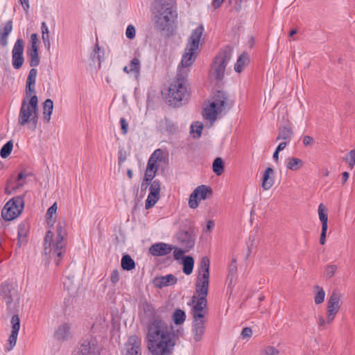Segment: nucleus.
Here are the masks:
<instances>
[{"label":"nucleus","instance_id":"1","mask_svg":"<svg viewBox=\"0 0 355 355\" xmlns=\"http://www.w3.org/2000/svg\"><path fill=\"white\" fill-rule=\"evenodd\" d=\"M146 340L148 349L153 355H171L175 345L172 327L160 318L149 322Z\"/></svg>","mask_w":355,"mask_h":355},{"label":"nucleus","instance_id":"2","mask_svg":"<svg viewBox=\"0 0 355 355\" xmlns=\"http://www.w3.org/2000/svg\"><path fill=\"white\" fill-rule=\"evenodd\" d=\"M38 98L36 95L32 97H24L20 107L18 123L24 126L31 123L33 130H35L38 122Z\"/></svg>","mask_w":355,"mask_h":355},{"label":"nucleus","instance_id":"3","mask_svg":"<svg viewBox=\"0 0 355 355\" xmlns=\"http://www.w3.org/2000/svg\"><path fill=\"white\" fill-rule=\"evenodd\" d=\"M204 33V26L200 24L194 29L189 37L188 43L182 55L181 65L183 67H188L194 62L196 55L198 53L199 46L202 44V37Z\"/></svg>","mask_w":355,"mask_h":355},{"label":"nucleus","instance_id":"4","mask_svg":"<svg viewBox=\"0 0 355 355\" xmlns=\"http://www.w3.org/2000/svg\"><path fill=\"white\" fill-rule=\"evenodd\" d=\"M232 49L227 46L214 58L210 66L209 76L215 80H221L225 76V68L231 60Z\"/></svg>","mask_w":355,"mask_h":355},{"label":"nucleus","instance_id":"5","mask_svg":"<svg viewBox=\"0 0 355 355\" xmlns=\"http://www.w3.org/2000/svg\"><path fill=\"white\" fill-rule=\"evenodd\" d=\"M163 154L164 152L160 148L156 149L151 154L147 163L144 181L141 183V188L145 187L146 189L155 178L158 171L157 162L163 160Z\"/></svg>","mask_w":355,"mask_h":355},{"label":"nucleus","instance_id":"6","mask_svg":"<svg viewBox=\"0 0 355 355\" xmlns=\"http://www.w3.org/2000/svg\"><path fill=\"white\" fill-rule=\"evenodd\" d=\"M185 79L178 76L171 84L168 88L169 101L175 105L183 101L187 96V89L185 85Z\"/></svg>","mask_w":355,"mask_h":355},{"label":"nucleus","instance_id":"7","mask_svg":"<svg viewBox=\"0 0 355 355\" xmlns=\"http://www.w3.org/2000/svg\"><path fill=\"white\" fill-rule=\"evenodd\" d=\"M24 200L22 196H15L10 199L1 211L2 218L7 221L17 218L22 211Z\"/></svg>","mask_w":355,"mask_h":355},{"label":"nucleus","instance_id":"8","mask_svg":"<svg viewBox=\"0 0 355 355\" xmlns=\"http://www.w3.org/2000/svg\"><path fill=\"white\" fill-rule=\"evenodd\" d=\"M212 195L213 191L210 187L204 184L197 187L190 195L189 199V207L191 209L197 208L200 200L210 198Z\"/></svg>","mask_w":355,"mask_h":355},{"label":"nucleus","instance_id":"9","mask_svg":"<svg viewBox=\"0 0 355 355\" xmlns=\"http://www.w3.org/2000/svg\"><path fill=\"white\" fill-rule=\"evenodd\" d=\"M192 318H205L208 314L207 300L205 298H198L196 295L191 297Z\"/></svg>","mask_w":355,"mask_h":355},{"label":"nucleus","instance_id":"10","mask_svg":"<svg viewBox=\"0 0 355 355\" xmlns=\"http://www.w3.org/2000/svg\"><path fill=\"white\" fill-rule=\"evenodd\" d=\"M65 234V230L60 224L57 226V238L55 243V248L54 253L56 255L55 261L57 265L60 264L62 259V255L65 252L66 243L64 241V236Z\"/></svg>","mask_w":355,"mask_h":355},{"label":"nucleus","instance_id":"11","mask_svg":"<svg viewBox=\"0 0 355 355\" xmlns=\"http://www.w3.org/2000/svg\"><path fill=\"white\" fill-rule=\"evenodd\" d=\"M341 297V294L336 291H334L331 294L327 306V313L329 317L335 318L338 313L340 308Z\"/></svg>","mask_w":355,"mask_h":355},{"label":"nucleus","instance_id":"12","mask_svg":"<svg viewBox=\"0 0 355 355\" xmlns=\"http://www.w3.org/2000/svg\"><path fill=\"white\" fill-rule=\"evenodd\" d=\"M318 215L322 223V231L320 238V243L324 245L326 241V234L328 228L327 209L324 205L320 204L318 207Z\"/></svg>","mask_w":355,"mask_h":355},{"label":"nucleus","instance_id":"13","mask_svg":"<svg viewBox=\"0 0 355 355\" xmlns=\"http://www.w3.org/2000/svg\"><path fill=\"white\" fill-rule=\"evenodd\" d=\"M192 334L196 342L202 339L205 332L206 318H192Z\"/></svg>","mask_w":355,"mask_h":355},{"label":"nucleus","instance_id":"14","mask_svg":"<svg viewBox=\"0 0 355 355\" xmlns=\"http://www.w3.org/2000/svg\"><path fill=\"white\" fill-rule=\"evenodd\" d=\"M177 239L179 243L186 251H189L194 246L195 236L191 232L180 231L177 235Z\"/></svg>","mask_w":355,"mask_h":355},{"label":"nucleus","instance_id":"15","mask_svg":"<svg viewBox=\"0 0 355 355\" xmlns=\"http://www.w3.org/2000/svg\"><path fill=\"white\" fill-rule=\"evenodd\" d=\"M174 246L165 243H157L149 248V252L155 257H162L168 254Z\"/></svg>","mask_w":355,"mask_h":355},{"label":"nucleus","instance_id":"16","mask_svg":"<svg viewBox=\"0 0 355 355\" xmlns=\"http://www.w3.org/2000/svg\"><path fill=\"white\" fill-rule=\"evenodd\" d=\"M209 285V278L197 277L196 282V293L197 297L207 299Z\"/></svg>","mask_w":355,"mask_h":355},{"label":"nucleus","instance_id":"17","mask_svg":"<svg viewBox=\"0 0 355 355\" xmlns=\"http://www.w3.org/2000/svg\"><path fill=\"white\" fill-rule=\"evenodd\" d=\"M141 344V339L135 336L129 337L126 345V355H141L140 347Z\"/></svg>","mask_w":355,"mask_h":355},{"label":"nucleus","instance_id":"18","mask_svg":"<svg viewBox=\"0 0 355 355\" xmlns=\"http://www.w3.org/2000/svg\"><path fill=\"white\" fill-rule=\"evenodd\" d=\"M10 322L12 324V331L8 338L10 345L8 349V350L12 349L16 345L18 332L20 328V320L19 316L17 315H12Z\"/></svg>","mask_w":355,"mask_h":355},{"label":"nucleus","instance_id":"19","mask_svg":"<svg viewBox=\"0 0 355 355\" xmlns=\"http://www.w3.org/2000/svg\"><path fill=\"white\" fill-rule=\"evenodd\" d=\"M37 74V71L36 69L33 68L30 70L29 73L28 75L26 83V87H25V93H26V97H32L33 95H35V81H36V76Z\"/></svg>","mask_w":355,"mask_h":355},{"label":"nucleus","instance_id":"20","mask_svg":"<svg viewBox=\"0 0 355 355\" xmlns=\"http://www.w3.org/2000/svg\"><path fill=\"white\" fill-rule=\"evenodd\" d=\"M212 104H215L220 112H222L227 105V97L223 92L217 91L214 96Z\"/></svg>","mask_w":355,"mask_h":355},{"label":"nucleus","instance_id":"21","mask_svg":"<svg viewBox=\"0 0 355 355\" xmlns=\"http://www.w3.org/2000/svg\"><path fill=\"white\" fill-rule=\"evenodd\" d=\"M139 308L141 311H143L144 316L148 319H150V321L158 318L155 317L156 311L155 307L147 301L141 302Z\"/></svg>","mask_w":355,"mask_h":355},{"label":"nucleus","instance_id":"22","mask_svg":"<svg viewBox=\"0 0 355 355\" xmlns=\"http://www.w3.org/2000/svg\"><path fill=\"white\" fill-rule=\"evenodd\" d=\"M274 171L272 168L268 167L263 175L261 187L264 190L270 189L274 184V178L272 175Z\"/></svg>","mask_w":355,"mask_h":355},{"label":"nucleus","instance_id":"23","mask_svg":"<svg viewBox=\"0 0 355 355\" xmlns=\"http://www.w3.org/2000/svg\"><path fill=\"white\" fill-rule=\"evenodd\" d=\"M13 291V287L11 284L8 283L2 284L0 288V295L4 300L7 306H10V304L12 302V291Z\"/></svg>","mask_w":355,"mask_h":355},{"label":"nucleus","instance_id":"24","mask_svg":"<svg viewBox=\"0 0 355 355\" xmlns=\"http://www.w3.org/2000/svg\"><path fill=\"white\" fill-rule=\"evenodd\" d=\"M220 112H221L216 107H215V104H212L211 103L209 105L204 109L202 115L205 119L209 121L212 123L216 121L217 114Z\"/></svg>","mask_w":355,"mask_h":355},{"label":"nucleus","instance_id":"25","mask_svg":"<svg viewBox=\"0 0 355 355\" xmlns=\"http://www.w3.org/2000/svg\"><path fill=\"white\" fill-rule=\"evenodd\" d=\"M53 232L51 230H49L44 238V253L46 254H51L52 252L54 253V250L55 248V244L53 243Z\"/></svg>","mask_w":355,"mask_h":355},{"label":"nucleus","instance_id":"26","mask_svg":"<svg viewBox=\"0 0 355 355\" xmlns=\"http://www.w3.org/2000/svg\"><path fill=\"white\" fill-rule=\"evenodd\" d=\"M177 278L173 275H167L162 276L155 279V284L159 288L173 285L177 282Z\"/></svg>","mask_w":355,"mask_h":355},{"label":"nucleus","instance_id":"27","mask_svg":"<svg viewBox=\"0 0 355 355\" xmlns=\"http://www.w3.org/2000/svg\"><path fill=\"white\" fill-rule=\"evenodd\" d=\"M12 30V21H7L3 28L0 31V45L5 47L8 44L7 37Z\"/></svg>","mask_w":355,"mask_h":355},{"label":"nucleus","instance_id":"28","mask_svg":"<svg viewBox=\"0 0 355 355\" xmlns=\"http://www.w3.org/2000/svg\"><path fill=\"white\" fill-rule=\"evenodd\" d=\"M198 277L209 278V259L207 257H203L200 263Z\"/></svg>","mask_w":355,"mask_h":355},{"label":"nucleus","instance_id":"29","mask_svg":"<svg viewBox=\"0 0 355 355\" xmlns=\"http://www.w3.org/2000/svg\"><path fill=\"white\" fill-rule=\"evenodd\" d=\"M69 324L64 323L61 324L55 333V338L58 340H64L69 336Z\"/></svg>","mask_w":355,"mask_h":355},{"label":"nucleus","instance_id":"30","mask_svg":"<svg viewBox=\"0 0 355 355\" xmlns=\"http://www.w3.org/2000/svg\"><path fill=\"white\" fill-rule=\"evenodd\" d=\"M182 264L183 265L182 270L185 275H189L192 273L194 266V259L191 256H185L183 257Z\"/></svg>","mask_w":355,"mask_h":355},{"label":"nucleus","instance_id":"31","mask_svg":"<svg viewBox=\"0 0 355 355\" xmlns=\"http://www.w3.org/2000/svg\"><path fill=\"white\" fill-rule=\"evenodd\" d=\"M249 56L246 53H243L238 58L236 63L234 65V70L241 73L244 67L249 63Z\"/></svg>","mask_w":355,"mask_h":355},{"label":"nucleus","instance_id":"32","mask_svg":"<svg viewBox=\"0 0 355 355\" xmlns=\"http://www.w3.org/2000/svg\"><path fill=\"white\" fill-rule=\"evenodd\" d=\"M53 109V103L51 99H46L43 103L44 119L49 123L51 120V115Z\"/></svg>","mask_w":355,"mask_h":355},{"label":"nucleus","instance_id":"33","mask_svg":"<svg viewBox=\"0 0 355 355\" xmlns=\"http://www.w3.org/2000/svg\"><path fill=\"white\" fill-rule=\"evenodd\" d=\"M28 225L26 223H21L18 226V245L20 246L24 241L28 233Z\"/></svg>","mask_w":355,"mask_h":355},{"label":"nucleus","instance_id":"34","mask_svg":"<svg viewBox=\"0 0 355 355\" xmlns=\"http://www.w3.org/2000/svg\"><path fill=\"white\" fill-rule=\"evenodd\" d=\"M28 58L31 67H35L39 65L40 58L38 53V49H30L28 51Z\"/></svg>","mask_w":355,"mask_h":355},{"label":"nucleus","instance_id":"35","mask_svg":"<svg viewBox=\"0 0 355 355\" xmlns=\"http://www.w3.org/2000/svg\"><path fill=\"white\" fill-rule=\"evenodd\" d=\"M303 166V161L300 158L290 157L288 159L286 167L291 171H298Z\"/></svg>","mask_w":355,"mask_h":355},{"label":"nucleus","instance_id":"36","mask_svg":"<svg viewBox=\"0 0 355 355\" xmlns=\"http://www.w3.org/2000/svg\"><path fill=\"white\" fill-rule=\"evenodd\" d=\"M121 268L125 270H131L135 268V261L128 254L123 255L121 263Z\"/></svg>","mask_w":355,"mask_h":355},{"label":"nucleus","instance_id":"37","mask_svg":"<svg viewBox=\"0 0 355 355\" xmlns=\"http://www.w3.org/2000/svg\"><path fill=\"white\" fill-rule=\"evenodd\" d=\"M292 135H293V130H292L291 128L282 127L279 129V131L278 132L276 139L277 140L291 139Z\"/></svg>","mask_w":355,"mask_h":355},{"label":"nucleus","instance_id":"38","mask_svg":"<svg viewBox=\"0 0 355 355\" xmlns=\"http://www.w3.org/2000/svg\"><path fill=\"white\" fill-rule=\"evenodd\" d=\"M314 290L315 291L314 302L315 304H320L324 300L325 292L324 289L318 285L314 286Z\"/></svg>","mask_w":355,"mask_h":355},{"label":"nucleus","instance_id":"39","mask_svg":"<svg viewBox=\"0 0 355 355\" xmlns=\"http://www.w3.org/2000/svg\"><path fill=\"white\" fill-rule=\"evenodd\" d=\"M186 318V314L184 311L180 309L175 310L173 314V320L175 324H182L184 323Z\"/></svg>","mask_w":355,"mask_h":355},{"label":"nucleus","instance_id":"40","mask_svg":"<svg viewBox=\"0 0 355 355\" xmlns=\"http://www.w3.org/2000/svg\"><path fill=\"white\" fill-rule=\"evenodd\" d=\"M213 171L217 175H220L224 172V162L222 158L217 157L214 159L212 165Z\"/></svg>","mask_w":355,"mask_h":355},{"label":"nucleus","instance_id":"41","mask_svg":"<svg viewBox=\"0 0 355 355\" xmlns=\"http://www.w3.org/2000/svg\"><path fill=\"white\" fill-rule=\"evenodd\" d=\"M334 318H331L329 316V314L327 313L326 319L322 316H318L317 319V323L319 329H324L327 327L328 325H330L334 321Z\"/></svg>","mask_w":355,"mask_h":355},{"label":"nucleus","instance_id":"42","mask_svg":"<svg viewBox=\"0 0 355 355\" xmlns=\"http://www.w3.org/2000/svg\"><path fill=\"white\" fill-rule=\"evenodd\" d=\"M130 70L136 76H139L140 72V60L137 58H134L129 64Z\"/></svg>","mask_w":355,"mask_h":355},{"label":"nucleus","instance_id":"43","mask_svg":"<svg viewBox=\"0 0 355 355\" xmlns=\"http://www.w3.org/2000/svg\"><path fill=\"white\" fill-rule=\"evenodd\" d=\"M13 142L12 140L8 141L1 149L0 155L2 158L8 157L12 150Z\"/></svg>","mask_w":355,"mask_h":355},{"label":"nucleus","instance_id":"44","mask_svg":"<svg viewBox=\"0 0 355 355\" xmlns=\"http://www.w3.org/2000/svg\"><path fill=\"white\" fill-rule=\"evenodd\" d=\"M24 41L21 39H17L12 49V54L17 55H23Z\"/></svg>","mask_w":355,"mask_h":355},{"label":"nucleus","instance_id":"45","mask_svg":"<svg viewBox=\"0 0 355 355\" xmlns=\"http://www.w3.org/2000/svg\"><path fill=\"white\" fill-rule=\"evenodd\" d=\"M159 198V196H157L156 194H153V193H149V194L147 197V199L146 200V203H145L146 209H148L153 207L155 205V203L157 202Z\"/></svg>","mask_w":355,"mask_h":355},{"label":"nucleus","instance_id":"46","mask_svg":"<svg viewBox=\"0 0 355 355\" xmlns=\"http://www.w3.org/2000/svg\"><path fill=\"white\" fill-rule=\"evenodd\" d=\"M174 12H175L172 10L171 8H166L163 12L159 13V15L164 18L165 22H166L168 26H169L170 21H171L173 18L175 17Z\"/></svg>","mask_w":355,"mask_h":355},{"label":"nucleus","instance_id":"47","mask_svg":"<svg viewBox=\"0 0 355 355\" xmlns=\"http://www.w3.org/2000/svg\"><path fill=\"white\" fill-rule=\"evenodd\" d=\"M337 266L334 264L327 265L324 268V276L327 279H331L334 277L337 271Z\"/></svg>","mask_w":355,"mask_h":355},{"label":"nucleus","instance_id":"48","mask_svg":"<svg viewBox=\"0 0 355 355\" xmlns=\"http://www.w3.org/2000/svg\"><path fill=\"white\" fill-rule=\"evenodd\" d=\"M24 59L23 55H12V66L16 69H19L23 65Z\"/></svg>","mask_w":355,"mask_h":355},{"label":"nucleus","instance_id":"49","mask_svg":"<svg viewBox=\"0 0 355 355\" xmlns=\"http://www.w3.org/2000/svg\"><path fill=\"white\" fill-rule=\"evenodd\" d=\"M155 26L160 31H164L166 28L168 27L166 22H165L164 18H163L159 15L157 17V19L155 21Z\"/></svg>","mask_w":355,"mask_h":355},{"label":"nucleus","instance_id":"50","mask_svg":"<svg viewBox=\"0 0 355 355\" xmlns=\"http://www.w3.org/2000/svg\"><path fill=\"white\" fill-rule=\"evenodd\" d=\"M150 193L156 194L159 196L160 193V182L159 180H154L150 183Z\"/></svg>","mask_w":355,"mask_h":355},{"label":"nucleus","instance_id":"51","mask_svg":"<svg viewBox=\"0 0 355 355\" xmlns=\"http://www.w3.org/2000/svg\"><path fill=\"white\" fill-rule=\"evenodd\" d=\"M173 257L175 260H180L181 259H183V255L185 252H187L188 251H186L185 249H184L183 248H178V247H175L174 246V248L173 249Z\"/></svg>","mask_w":355,"mask_h":355},{"label":"nucleus","instance_id":"52","mask_svg":"<svg viewBox=\"0 0 355 355\" xmlns=\"http://www.w3.org/2000/svg\"><path fill=\"white\" fill-rule=\"evenodd\" d=\"M203 128V125L200 122H196L192 124L191 126V132H196L197 135L194 136L195 137H200L202 134V130Z\"/></svg>","mask_w":355,"mask_h":355},{"label":"nucleus","instance_id":"53","mask_svg":"<svg viewBox=\"0 0 355 355\" xmlns=\"http://www.w3.org/2000/svg\"><path fill=\"white\" fill-rule=\"evenodd\" d=\"M261 354L262 355H278L279 351L273 346H267L261 351Z\"/></svg>","mask_w":355,"mask_h":355},{"label":"nucleus","instance_id":"54","mask_svg":"<svg viewBox=\"0 0 355 355\" xmlns=\"http://www.w3.org/2000/svg\"><path fill=\"white\" fill-rule=\"evenodd\" d=\"M57 208V204L55 202L48 209L46 213V220L48 223H49V220L51 219L52 216L55 214Z\"/></svg>","mask_w":355,"mask_h":355},{"label":"nucleus","instance_id":"55","mask_svg":"<svg viewBox=\"0 0 355 355\" xmlns=\"http://www.w3.org/2000/svg\"><path fill=\"white\" fill-rule=\"evenodd\" d=\"M135 28L134 26L129 25L128 26L125 31V35L128 39H133L135 37Z\"/></svg>","mask_w":355,"mask_h":355},{"label":"nucleus","instance_id":"56","mask_svg":"<svg viewBox=\"0 0 355 355\" xmlns=\"http://www.w3.org/2000/svg\"><path fill=\"white\" fill-rule=\"evenodd\" d=\"M349 161L348 164L351 168H353L355 165V150H351L349 152Z\"/></svg>","mask_w":355,"mask_h":355},{"label":"nucleus","instance_id":"57","mask_svg":"<svg viewBox=\"0 0 355 355\" xmlns=\"http://www.w3.org/2000/svg\"><path fill=\"white\" fill-rule=\"evenodd\" d=\"M119 279H120V276H119V271L116 269L114 270L112 272L111 276H110V280H111L112 283L114 284H116L119 281Z\"/></svg>","mask_w":355,"mask_h":355},{"label":"nucleus","instance_id":"58","mask_svg":"<svg viewBox=\"0 0 355 355\" xmlns=\"http://www.w3.org/2000/svg\"><path fill=\"white\" fill-rule=\"evenodd\" d=\"M314 141H315L314 139L312 137L309 136V135L304 136L303 137V140H302L303 144L305 146H312L313 144Z\"/></svg>","mask_w":355,"mask_h":355},{"label":"nucleus","instance_id":"59","mask_svg":"<svg viewBox=\"0 0 355 355\" xmlns=\"http://www.w3.org/2000/svg\"><path fill=\"white\" fill-rule=\"evenodd\" d=\"M252 336V330L250 327H245L241 331L243 338H250Z\"/></svg>","mask_w":355,"mask_h":355},{"label":"nucleus","instance_id":"60","mask_svg":"<svg viewBox=\"0 0 355 355\" xmlns=\"http://www.w3.org/2000/svg\"><path fill=\"white\" fill-rule=\"evenodd\" d=\"M120 123L121 126V130L123 134L125 135L128 130V124L126 120L124 118H121Z\"/></svg>","mask_w":355,"mask_h":355},{"label":"nucleus","instance_id":"61","mask_svg":"<svg viewBox=\"0 0 355 355\" xmlns=\"http://www.w3.org/2000/svg\"><path fill=\"white\" fill-rule=\"evenodd\" d=\"M37 35L36 33H33L31 35V46L30 49H38L37 47Z\"/></svg>","mask_w":355,"mask_h":355},{"label":"nucleus","instance_id":"62","mask_svg":"<svg viewBox=\"0 0 355 355\" xmlns=\"http://www.w3.org/2000/svg\"><path fill=\"white\" fill-rule=\"evenodd\" d=\"M27 177V174H24L23 172H21L18 174L17 176V181L18 184L17 185V187L19 188L20 187H22L24 185V182H20L21 180H24Z\"/></svg>","mask_w":355,"mask_h":355},{"label":"nucleus","instance_id":"63","mask_svg":"<svg viewBox=\"0 0 355 355\" xmlns=\"http://www.w3.org/2000/svg\"><path fill=\"white\" fill-rule=\"evenodd\" d=\"M242 2L243 0H234L233 10H234L236 12H239L242 9Z\"/></svg>","mask_w":355,"mask_h":355},{"label":"nucleus","instance_id":"64","mask_svg":"<svg viewBox=\"0 0 355 355\" xmlns=\"http://www.w3.org/2000/svg\"><path fill=\"white\" fill-rule=\"evenodd\" d=\"M42 35H46V37H49V29L46 26L45 22H42Z\"/></svg>","mask_w":355,"mask_h":355}]
</instances>
